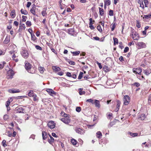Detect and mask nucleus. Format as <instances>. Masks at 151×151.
<instances>
[{
  "mask_svg": "<svg viewBox=\"0 0 151 151\" xmlns=\"http://www.w3.org/2000/svg\"><path fill=\"white\" fill-rule=\"evenodd\" d=\"M31 40L34 41H35L36 40V37L34 34H31Z\"/></svg>",
  "mask_w": 151,
  "mask_h": 151,
  "instance_id": "obj_39",
  "label": "nucleus"
},
{
  "mask_svg": "<svg viewBox=\"0 0 151 151\" xmlns=\"http://www.w3.org/2000/svg\"><path fill=\"white\" fill-rule=\"evenodd\" d=\"M28 72L30 73L33 74L35 73V70H32L31 69L29 70H28Z\"/></svg>",
  "mask_w": 151,
  "mask_h": 151,
  "instance_id": "obj_64",
  "label": "nucleus"
},
{
  "mask_svg": "<svg viewBox=\"0 0 151 151\" xmlns=\"http://www.w3.org/2000/svg\"><path fill=\"white\" fill-rule=\"evenodd\" d=\"M10 40V36H7L5 40L4 41V44H7L8 43Z\"/></svg>",
  "mask_w": 151,
  "mask_h": 151,
  "instance_id": "obj_16",
  "label": "nucleus"
},
{
  "mask_svg": "<svg viewBox=\"0 0 151 151\" xmlns=\"http://www.w3.org/2000/svg\"><path fill=\"white\" fill-rule=\"evenodd\" d=\"M67 61L71 65H74L76 63L75 62L72 61H70L69 59H68Z\"/></svg>",
  "mask_w": 151,
  "mask_h": 151,
  "instance_id": "obj_36",
  "label": "nucleus"
},
{
  "mask_svg": "<svg viewBox=\"0 0 151 151\" xmlns=\"http://www.w3.org/2000/svg\"><path fill=\"white\" fill-rule=\"evenodd\" d=\"M130 97L128 95L125 96L123 98L124 104L125 105H127L129 104L130 102Z\"/></svg>",
  "mask_w": 151,
  "mask_h": 151,
  "instance_id": "obj_1",
  "label": "nucleus"
},
{
  "mask_svg": "<svg viewBox=\"0 0 151 151\" xmlns=\"http://www.w3.org/2000/svg\"><path fill=\"white\" fill-rule=\"evenodd\" d=\"M9 116L8 115L6 114L4 115L3 118L4 120H6L7 119H9Z\"/></svg>",
  "mask_w": 151,
  "mask_h": 151,
  "instance_id": "obj_49",
  "label": "nucleus"
},
{
  "mask_svg": "<svg viewBox=\"0 0 151 151\" xmlns=\"http://www.w3.org/2000/svg\"><path fill=\"white\" fill-rule=\"evenodd\" d=\"M35 94L34 93L33 91L31 90L28 92V95L29 96L31 97L33 96Z\"/></svg>",
  "mask_w": 151,
  "mask_h": 151,
  "instance_id": "obj_25",
  "label": "nucleus"
},
{
  "mask_svg": "<svg viewBox=\"0 0 151 151\" xmlns=\"http://www.w3.org/2000/svg\"><path fill=\"white\" fill-rule=\"evenodd\" d=\"M60 120L63 123L67 124H68L71 121V119L70 118H63Z\"/></svg>",
  "mask_w": 151,
  "mask_h": 151,
  "instance_id": "obj_4",
  "label": "nucleus"
},
{
  "mask_svg": "<svg viewBox=\"0 0 151 151\" xmlns=\"http://www.w3.org/2000/svg\"><path fill=\"white\" fill-rule=\"evenodd\" d=\"M97 28L98 30L100 32H101L102 31V29L101 28V27L100 25L99 24L97 27Z\"/></svg>",
  "mask_w": 151,
  "mask_h": 151,
  "instance_id": "obj_42",
  "label": "nucleus"
},
{
  "mask_svg": "<svg viewBox=\"0 0 151 151\" xmlns=\"http://www.w3.org/2000/svg\"><path fill=\"white\" fill-rule=\"evenodd\" d=\"M46 91L50 96H52V94L55 95L56 94V93L51 89L48 88L46 89Z\"/></svg>",
  "mask_w": 151,
  "mask_h": 151,
  "instance_id": "obj_9",
  "label": "nucleus"
},
{
  "mask_svg": "<svg viewBox=\"0 0 151 151\" xmlns=\"http://www.w3.org/2000/svg\"><path fill=\"white\" fill-rule=\"evenodd\" d=\"M15 111L17 113H24L25 109L22 107H18L16 108Z\"/></svg>",
  "mask_w": 151,
  "mask_h": 151,
  "instance_id": "obj_2",
  "label": "nucleus"
},
{
  "mask_svg": "<svg viewBox=\"0 0 151 151\" xmlns=\"http://www.w3.org/2000/svg\"><path fill=\"white\" fill-rule=\"evenodd\" d=\"M109 14L110 16H112L114 15L113 11L111 9H110L109 11Z\"/></svg>",
  "mask_w": 151,
  "mask_h": 151,
  "instance_id": "obj_48",
  "label": "nucleus"
},
{
  "mask_svg": "<svg viewBox=\"0 0 151 151\" xmlns=\"http://www.w3.org/2000/svg\"><path fill=\"white\" fill-rule=\"evenodd\" d=\"M146 118V116L145 114H141L140 116V118L142 120H144Z\"/></svg>",
  "mask_w": 151,
  "mask_h": 151,
  "instance_id": "obj_52",
  "label": "nucleus"
},
{
  "mask_svg": "<svg viewBox=\"0 0 151 151\" xmlns=\"http://www.w3.org/2000/svg\"><path fill=\"white\" fill-rule=\"evenodd\" d=\"M82 88H80L78 89V91H79V94L80 95H82L84 94L85 93V92L84 91H82Z\"/></svg>",
  "mask_w": 151,
  "mask_h": 151,
  "instance_id": "obj_28",
  "label": "nucleus"
},
{
  "mask_svg": "<svg viewBox=\"0 0 151 151\" xmlns=\"http://www.w3.org/2000/svg\"><path fill=\"white\" fill-rule=\"evenodd\" d=\"M86 102H88L90 103H91L92 104H94V101L93 99H88L86 100Z\"/></svg>",
  "mask_w": 151,
  "mask_h": 151,
  "instance_id": "obj_44",
  "label": "nucleus"
},
{
  "mask_svg": "<svg viewBox=\"0 0 151 151\" xmlns=\"http://www.w3.org/2000/svg\"><path fill=\"white\" fill-rule=\"evenodd\" d=\"M15 12V10H13L12 11V12H11L10 15L12 18H14L16 14Z\"/></svg>",
  "mask_w": 151,
  "mask_h": 151,
  "instance_id": "obj_29",
  "label": "nucleus"
},
{
  "mask_svg": "<svg viewBox=\"0 0 151 151\" xmlns=\"http://www.w3.org/2000/svg\"><path fill=\"white\" fill-rule=\"evenodd\" d=\"M20 91L19 90H16V89H10L8 90V92L11 93H15L19 92Z\"/></svg>",
  "mask_w": 151,
  "mask_h": 151,
  "instance_id": "obj_14",
  "label": "nucleus"
},
{
  "mask_svg": "<svg viewBox=\"0 0 151 151\" xmlns=\"http://www.w3.org/2000/svg\"><path fill=\"white\" fill-rule=\"evenodd\" d=\"M104 4L107 5V6H109L111 4V1L110 0H104Z\"/></svg>",
  "mask_w": 151,
  "mask_h": 151,
  "instance_id": "obj_34",
  "label": "nucleus"
},
{
  "mask_svg": "<svg viewBox=\"0 0 151 151\" xmlns=\"http://www.w3.org/2000/svg\"><path fill=\"white\" fill-rule=\"evenodd\" d=\"M114 40V45H116V44H117L118 43V40L117 38L115 37H113Z\"/></svg>",
  "mask_w": 151,
  "mask_h": 151,
  "instance_id": "obj_30",
  "label": "nucleus"
},
{
  "mask_svg": "<svg viewBox=\"0 0 151 151\" xmlns=\"http://www.w3.org/2000/svg\"><path fill=\"white\" fill-rule=\"evenodd\" d=\"M113 24V25H112L111 27V30L112 31H113L116 25V22H115Z\"/></svg>",
  "mask_w": 151,
  "mask_h": 151,
  "instance_id": "obj_41",
  "label": "nucleus"
},
{
  "mask_svg": "<svg viewBox=\"0 0 151 151\" xmlns=\"http://www.w3.org/2000/svg\"><path fill=\"white\" fill-rule=\"evenodd\" d=\"M96 136L99 139L101 138L102 136L101 132L100 131L96 133Z\"/></svg>",
  "mask_w": 151,
  "mask_h": 151,
  "instance_id": "obj_20",
  "label": "nucleus"
},
{
  "mask_svg": "<svg viewBox=\"0 0 151 151\" xmlns=\"http://www.w3.org/2000/svg\"><path fill=\"white\" fill-rule=\"evenodd\" d=\"M81 110V108L80 107H77L76 108V111L78 112H79Z\"/></svg>",
  "mask_w": 151,
  "mask_h": 151,
  "instance_id": "obj_53",
  "label": "nucleus"
},
{
  "mask_svg": "<svg viewBox=\"0 0 151 151\" xmlns=\"http://www.w3.org/2000/svg\"><path fill=\"white\" fill-rule=\"evenodd\" d=\"M44 69L43 67H39V69L41 73H43V69Z\"/></svg>",
  "mask_w": 151,
  "mask_h": 151,
  "instance_id": "obj_56",
  "label": "nucleus"
},
{
  "mask_svg": "<svg viewBox=\"0 0 151 151\" xmlns=\"http://www.w3.org/2000/svg\"><path fill=\"white\" fill-rule=\"evenodd\" d=\"M35 9H36L31 8L30 10V11L31 13L33 15H36V16L38 17V15L35 14Z\"/></svg>",
  "mask_w": 151,
  "mask_h": 151,
  "instance_id": "obj_24",
  "label": "nucleus"
},
{
  "mask_svg": "<svg viewBox=\"0 0 151 151\" xmlns=\"http://www.w3.org/2000/svg\"><path fill=\"white\" fill-rule=\"evenodd\" d=\"M96 63L98 65L100 69H101V68H102V66L101 65V63H99L97 61H96Z\"/></svg>",
  "mask_w": 151,
  "mask_h": 151,
  "instance_id": "obj_58",
  "label": "nucleus"
},
{
  "mask_svg": "<svg viewBox=\"0 0 151 151\" xmlns=\"http://www.w3.org/2000/svg\"><path fill=\"white\" fill-rule=\"evenodd\" d=\"M132 37L134 40H137L139 38V35L138 33H135L134 34H131Z\"/></svg>",
  "mask_w": 151,
  "mask_h": 151,
  "instance_id": "obj_11",
  "label": "nucleus"
},
{
  "mask_svg": "<svg viewBox=\"0 0 151 151\" xmlns=\"http://www.w3.org/2000/svg\"><path fill=\"white\" fill-rule=\"evenodd\" d=\"M129 50V48L128 47H126L124 49V53L127 52Z\"/></svg>",
  "mask_w": 151,
  "mask_h": 151,
  "instance_id": "obj_63",
  "label": "nucleus"
},
{
  "mask_svg": "<svg viewBox=\"0 0 151 151\" xmlns=\"http://www.w3.org/2000/svg\"><path fill=\"white\" fill-rule=\"evenodd\" d=\"M68 33L69 34L72 35H75L76 33L74 29L72 28L69 29H68Z\"/></svg>",
  "mask_w": 151,
  "mask_h": 151,
  "instance_id": "obj_13",
  "label": "nucleus"
},
{
  "mask_svg": "<svg viewBox=\"0 0 151 151\" xmlns=\"http://www.w3.org/2000/svg\"><path fill=\"white\" fill-rule=\"evenodd\" d=\"M137 45L140 48H143L145 46V43L143 42H139L137 43Z\"/></svg>",
  "mask_w": 151,
  "mask_h": 151,
  "instance_id": "obj_15",
  "label": "nucleus"
},
{
  "mask_svg": "<svg viewBox=\"0 0 151 151\" xmlns=\"http://www.w3.org/2000/svg\"><path fill=\"white\" fill-rule=\"evenodd\" d=\"M144 2L145 3V7H147V5L149 4V2L148 0H143Z\"/></svg>",
  "mask_w": 151,
  "mask_h": 151,
  "instance_id": "obj_45",
  "label": "nucleus"
},
{
  "mask_svg": "<svg viewBox=\"0 0 151 151\" xmlns=\"http://www.w3.org/2000/svg\"><path fill=\"white\" fill-rule=\"evenodd\" d=\"M129 133L131 136L132 137H134L138 136V134L137 133H133L131 132H129Z\"/></svg>",
  "mask_w": 151,
  "mask_h": 151,
  "instance_id": "obj_32",
  "label": "nucleus"
},
{
  "mask_svg": "<svg viewBox=\"0 0 151 151\" xmlns=\"http://www.w3.org/2000/svg\"><path fill=\"white\" fill-rule=\"evenodd\" d=\"M132 86H136V87H138L140 85V84L138 82H135L132 85Z\"/></svg>",
  "mask_w": 151,
  "mask_h": 151,
  "instance_id": "obj_46",
  "label": "nucleus"
},
{
  "mask_svg": "<svg viewBox=\"0 0 151 151\" xmlns=\"http://www.w3.org/2000/svg\"><path fill=\"white\" fill-rule=\"evenodd\" d=\"M116 108L114 110V111L116 112H117L119 110L120 106L121 104V102L119 100H117L116 101Z\"/></svg>",
  "mask_w": 151,
  "mask_h": 151,
  "instance_id": "obj_6",
  "label": "nucleus"
},
{
  "mask_svg": "<svg viewBox=\"0 0 151 151\" xmlns=\"http://www.w3.org/2000/svg\"><path fill=\"white\" fill-rule=\"evenodd\" d=\"M75 130L76 132L81 134H83L85 133V130L80 128L76 127L75 128Z\"/></svg>",
  "mask_w": 151,
  "mask_h": 151,
  "instance_id": "obj_3",
  "label": "nucleus"
},
{
  "mask_svg": "<svg viewBox=\"0 0 151 151\" xmlns=\"http://www.w3.org/2000/svg\"><path fill=\"white\" fill-rule=\"evenodd\" d=\"M142 70L140 68H138L136 69V71H135L136 74H140L142 72Z\"/></svg>",
  "mask_w": 151,
  "mask_h": 151,
  "instance_id": "obj_26",
  "label": "nucleus"
},
{
  "mask_svg": "<svg viewBox=\"0 0 151 151\" xmlns=\"http://www.w3.org/2000/svg\"><path fill=\"white\" fill-rule=\"evenodd\" d=\"M26 24L28 27H30L32 25L31 22L29 21H27L26 22Z\"/></svg>",
  "mask_w": 151,
  "mask_h": 151,
  "instance_id": "obj_50",
  "label": "nucleus"
},
{
  "mask_svg": "<svg viewBox=\"0 0 151 151\" xmlns=\"http://www.w3.org/2000/svg\"><path fill=\"white\" fill-rule=\"evenodd\" d=\"M46 44L49 47L50 49L52 47L53 45L52 44L47 42Z\"/></svg>",
  "mask_w": 151,
  "mask_h": 151,
  "instance_id": "obj_62",
  "label": "nucleus"
},
{
  "mask_svg": "<svg viewBox=\"0 0 151 151\" xmlns=\"http://www.w3.org/2000/svg\"><path fill=\"white\" fill-rule=\"evenodd\" d=\"M61 114L62 115V116L64 117L63 118H70L69 116V115L65 114L64 112L62 111L61 112Z\"/></svg>",
  "mask_w": 151,
  "mask_h": 151,
  "instance_id": "obj_27",
  "label": "nucleus"
},
{
  "mask_svg": "<svg viewBox=\"0 0 151 151\" xmlns=\"http://www.w3.org/2000/svg\"><path fill=\"white\" fill-rule=\"evenodd\" d=\"M42 135L43 140H45L47 138V133L44 131H42Z\"/></svg>",
  "mask_w": 151,
  "mask_h": 151,
  "instance_id": "obj_17",
  "label": "nucleus"
},
{
  "mask_svg": "<svg viewBox=\"0 0 151 151\" xmlns=\"http://www.w3.org/2000/svg\"><path fill=\"white\" fill-rule=\"evenodd\" d=\"M144 17L146 19H148L151 17V14H147L144 15Z\"/></svg>",
  "mask_w": 151,
  "mask_h": 151,
  "instance_id": "obj_51",
  "label": "nucleus"
},
{
  "mask_svg": "<svg viewBox=\"0 0 151 151\" xmlns=\"http://www.w3.org/2000/svg\"><path fill=\"white\" fill-rule=\"evenodd\" d=\"M20 12L22 14H24L25 15H27L28 14V13L27 11L26 10H23L22 9Z\"/></svg>",
  "mask_w": 151,
  "mask_h": 151,
  "instance_id": "obj_31",
  "label": "nucleus"
},
{
  "mask_svg": "<svg viewBox=\"0 0 151 151\" xmlns=\"http://www.w3.org/2000/svg\"><path fill=\"white\" fill-rule=\"evenodd\" d=\"M32 97H33V100L34 101H38V99L37 98V96L36 94H35Z\"/></svg>",
  "mask_w": 151,
  "mask_h": 151,
  "instance_id": "obj_47",
  "label": "nucleus"
},
{
  "mask_svg": "<svg viewBox=\"0 0 151 151\" xmlns=\"http://www.w3.org/2000/svg\"><path fill=\"white\" fill-rule=\"evenodd\" d=\"M94 104L95 106L98 108H100L101 107V105L99 101L98 100L95 99L94 101Z\"/></svg>",
  "mask_w": 151,
  "mask_h": 151,
  "instance_id": "obj_12",
  "label": "nucleus"
},
{
  "mask_svg": "<svg viewBox=\"0 0 151 151\" xmlns=\"http://www.w3.org/2000/svg\"><path fill=\"white\" fill-rule=\"evenodd\" d=\"M21 54L24 58H27L28 57V53L27 50H23L21 52Z\"/></svg>",
  "mask_w": 151,
  "mask_h": 151,
  "instance_id": "obj_7",
  "label": "nucleus"
},
{
  "mask_svg": "<svg viewBox=\"0 0 151 151\" xmlns=\"http://www.w3.org/2000/svg\"><path fill=\"white\" fill-rule=\"evenodd\" d=\"M140 6L142 7L143 9H144V6L143 4V0H142L140 4Z\"/></svg>",
  "mask_w": 151,
  "mask_h": 151,
  "instance_id": "obj_59",
  "label": "nucleus"
},
{
  "mask_svg": "<svg viewBox=\"0 0 151 151\" xmlns=\"http://www.w3.org/2000/svg\"><path fill=\"white\" fill-rule=\"evenodd\" d=\"M54 141V138L52 137H50V139H49L48 140V142L50 144H51L52 142H53Z\"/></svg>",
  "mask_w": 151,
  "mask_h": 151,
  "instance_id": "obj_35",
  "label": "nucleus"
},
{
  "mask_svg": "<svg viewBox=\"0 0 151 151\" xmlns=\"http://www.w3.org/2000/svg\"><path fill=\"white\" fill-rule=\"evenodd\" d=\"M116 122V120H114V121L110 122L109 126V127H111L114 125Z\"/></svg>",
  "mask_w": 151,
  "mask_h": 151,
  "instance_id": "obj_23",
  "label": "nucleus"
},
{
  "mask_svg": "<svg viewBox=\"0 0 151 151\" xmlns=\"http://www.w3.org/2000/svg\"><path fill=\"white\" fill-rule=\"evenodd\" d=\"M14 75V73L13 70H9L7 72V78H12Z\"/></svg>",
  "mask_w": 151,
  "mask_h": 151,
  "instance_id": "obj_5",
  "label": "nucleus"
},
{
  "mask_svg": "<svg viewBox=\"0 0 151 151\" xmlns=\"http://www.w3.org/2000/svg\"><path fill=\"white\" fill-rule=\"evenodd\" d=\"M6 135H7L9 137H11L12 136V132H10L9 131H6Z\"/></svg>",
  "mask_w": 151,
  "mask_h": 151,
  "instance_id": "obj_38",
  "label": "nucleus"
},
{
  "mask_svg": "<svg viewBox=\"0 0 151 151\" xmlns=\"http://www.w3.org/2000/svg\"><path fill=\"white\" fill-rule=\"evenodd\" d=\"M136 26L138 28H139L141 27L140 23L138 21H137V24L136 25Z\"/></svg>",
  "mask_w": 151,
  "mask_h": 151,
  "instance_id": "obj_61",
  "label": "nucleus"
},
{
  "mask_svg": "<svg viewBox=\"0 0 151 151\" xmlns=\"http://www.w3.org/2000/svg\"><path fill=\"white\" fill-rule=\"evenodd\" d=\"M47 10L46 7L43 9L42 11V14L43 16H45L47 15V13L46 12Z\"/></svg>",
  "mask_w": 151,
  "mask_h": 151,
  "instance_id": "obj_18",
  "label": "nucleus"
},
{
  "mask_svg": "<svg viewBox=\"0 0 151 151\" xmlns=\"http://www.w3.org/2000/svg\"><path fill=\"white\" fill-rule=\"evenodd\" d=\"M89 21H90V22H89V25H92V24H93V23L92 22H95L94 20H93V21L92 19L91 18H90Z\"/></svg>",
  "mask_w": 151,
  "mask_h": 151,
  "instance_id": "obj_55",
  "label": "nucleus"
},
{
  "mask_svg": "<svg viewBox=\"0 0 151 151\" xmlns=\"http://www.w3.org/2000/svg\"><path fill=\"white\" fill-rule=\"evenodd\" d=\"M144 72L147 75H148L151 73V70L147 69L144 70Z\"/></svg>",
  "mask_w": 151,
  "mask_h": 151,
  "instance_id": "obj_19",
  "label": "nucleus"
},
{
  "mask_svg": "<svg viewBox=\"0 0 151 151\" xmlns=\"http://www.w3.org/2000/svg\"><path fill=\"white\" fill-rule=\"evenodd\" d=\"M52 68L53 70L56 71H59L61 70V69L59 67L55 66L52 67Z\"/></svg>",
  "mask_w": 151,
  "mask_h": 151,
  "instance_id": "obj_21",
  "label": "nucleus"
},
{
  "mask_svg": "<svg viewBox=\"0 0 151 151\" xmlns=\"http://www.w3.org/2000/svg\"><path fill=\"white\" fill-rule=\"evenodd\" d=\"M22 21L23 22H25L26 21V19H27V17L26 16H22Z\"/></svg>",
  "mask_w": 151,
  "mask_h": 151,
  "instance_id": "obj_57",
  "label": "nucleus"
},
{
  "mask_svg": "<svg viewBox=\"0 0 151 151\" xmlns=\"http://www.w3.org/2000/svg\"><path fill=\"white\" fill-rule=\"evenodd\" d=\"M48 127L51 129H53L55 127V124L54 122L53 121H50L48 122L47 124Z\"/></svg>",
  "mask_w": 151,
  "mask_h": 151,
  "instance_id": "obj_8",
  "label": "nucleus"
},
{
  "mask_svg": "<svg viewBox=\"0 0 151 151\" xmlns=\"http://www.w3.org/2000/svg\"><path fill=\"white\" fill-rule=\"evenodd\" d=\"M99 9L100 15L101 16H103L104 14V12L103 9L99 7Z\"/></svg>",
  "mask_w": 151,
  "mask_h": 151,
  "instance_id": "obj_22",
  "label": "nucleus"
},
{
  "mask_svg": "<svg viewBox=\"0 0 151 151\" xmlns=\"http://www.w3.org/2000/svg\"><path fill=\"white\" fill-rule=\"evenodd\" d=\"M83 73L82 72H81L79 73V75L78 76V79H81L82 78L83 76Z\"/></svg>",
  "mask_w": 151,
  "mask_h": 151,
  "instance_id": "obj_43",
  "label": "nucleus"
},
{
  "mask_svg": "<svg viewBox=\"0 0 151 151\" xmlns=\"http://www.w3.org/2000/svg\"><path fill=\"white\" fill-rule=\"evenodd\" d=\"M35 48L37 50H42V49L41 47H40L39 45H36Z\"/></svg>",
  "mask_w": 151,
  "mask_h": 151,
  "instance_id": "obj_54",
  "label": "nucleus"
},
{
  "mask_svg": "<svg viewBox=\"0 0 151 151\" xmlns=\"http://www.w3.org/2000/svg\"><path fill=\"white\" fill-rule=\"evenodd\" d=\"M6 141L5 140H3L2 142V145L4 147H5L7 146L6 145Z\"/></svg>",
  "mask_w": 151,
  "mask_h": 151,
  "instance_id": "obj_60",
  "label": "nucleus"
},
{
  "mask_svg": "<svg viewBox=\"0 0 151 151\" xmlns=\"http://www.w3.org/2000/svg\"><path fill=\"white\" fill-rule=\"evenodd\" d=\"M71 52L73 54V55L76 56L80 54V51H78L75 52Z\"/></svg>",
  "mask_w": 151,
  "mask_h": 151,
  "instance_id": "obj_33",
  "label": "nucleus"
},
{
  "mask_svg": "<svg viewBox=\"0 0 151 151\" xmlns=\"http://www.w3.org/2000/svg\"><path fill=\"white\" fill-rule=\"evenodd\" d=\"M71 142L73 145H76L77 142V141L73 139L71 140Z\"/></svg>",
  "mask_w": 151,
  "mask_h": 151,
  "instance_id": "obj_40",
  "label": "nucleus"
},
{
  "mask_svg": "<svg viewBox=\"0 0 151 151\" xmlns=\"http://www.w3.org/2000/svg\"><path fill=\"white\" fill-rule=\"evenodd\" d=\"M103 69L104 71L106 72H108L109 71V68L106 66H104L103 67Z\"/></svg>",
  "mask_w": 151,
  "mask_h": 151,
  "instance_id": "obj_37",
  "label": "nucleus"
},
{
  "mask_svg": "<svg viewBox=\"0 0 151 151\" xmlns=\"http://www.w3.org/2000/svg\"><path fill=\"white\" fill-rule=\"evenodd\" d=\"M25 68L28 71L31 69L32 65L29 63H25Z\"/></svg>",
  "mask_w": 151,
  "mask_h": 151,
  "instance_id": "obj_10",
  "label": "nucleus"
}]
</instances>
